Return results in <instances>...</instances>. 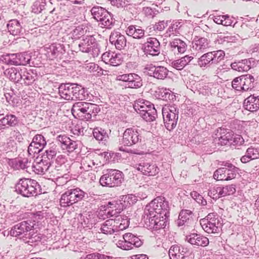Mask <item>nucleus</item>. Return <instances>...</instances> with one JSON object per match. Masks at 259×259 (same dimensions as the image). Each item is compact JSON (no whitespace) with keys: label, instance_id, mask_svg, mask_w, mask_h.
<instances>
[{"label":"nucleus","instance_id":"f257e3e1","mask_svg":"<svg viewBox=\"0 0 259 259\" xmlns=\"http://www.w3.org/2000/svg\"><path fill=\"white\" fill-rule=\"evenodd\" d=\"M83 91L80 87L73 84H62L59 88V93L62 98L67 100L84 99Z\"/></svg>","mask_w":259,"mask_h":259},{"label":"nucleus","instance_id":"f03ea898","mask_svg":"<svg viewBox=\"0 0 259 259\" xmlns=\"http://www.w3.org/2000/svg\"><path fill=\"white\" fill-rule=\"evenodd\" d=\"M179 111L174 105H166L162 109V115L164 125L167 130L170 131L176 126Z\"/></svg>","mask_w":259,"mask_h":259},{"label":"nucleus","instance_id":"7ed1b4c3","mask_svg":"<svg viewBox=\"0 0 259 259\" xmlns=\"http://www.w3.org/2000/svg\"><path fill=\"white\" fill-rule=\"evenodd\" d=\"M85 193L79 188L68 190L61 196L60 205L62 207L69 206L83 199Z\"/></svg>","mask_w":259,"mask_h":259},{"label":"nucleus","instance_id":"20e7f679","mask_svg":"<svg viewBox=\"0 0 259 259\" xmlns=\"http://www.w3.org/2000/svg\"><path fill=\"white\" fill-rule=\"evenodd\" d=\"M122 179V172L116 169H110L108 173L101 177L100 183L103 186L114 187L119 186Z\"/></svg>","mask_w":259,"mask_h":259},{"label":"nucleus","instance_id":"39448f33","mask_svg":"<svg viewBox=\"0 0 259 259\" xmlns=\"http://www.w3.org/2000/svg\"><path fill=\"white\" fill-rule=\"evenodd\" d=\"M254 81V78L251 75H243L234 78L232 86L237 91H248L253 88Z\"/></svg>","mask_w":259,"mask_h":259},{"label":"nucleus","instance_id":"423d86ee","mask_svg":"<svg viewBox=\"0 0 259 259\" xmlns=\"http://www.w3.org/2000/svg\"><path fill=\"white\" fill-rule=\"evenodd\" d=\"M117 246L123 250H130L133 247H139L142 245V242L137 237L132 233H127L124 234L121 239L119 240L116 243Z\"/></svg>","mask_w":259,"mask_h":259},{"label":"nucleus","instance_id":"0eeeda50","mask_svg":"<svg viewBox=\"0 0 259 259\" xmlns=\"http://www.w3.org/2000/svg\"><path fill=\"white\" fill-rule=\"evenodd\" d=\"M96 105L87 102H79L75 103L72 108V113L74 116H82L84 114L85 118L90 119Z\"/></svg>","mask_w":259,"mask_h":259},{"label":"nucleus","instance_id":"6e6552de","mask_svg":"<svg viewBox=\"0 0 259 259\" xmlns=\"http://www.w3.org/2000/svg\"><path fill=\"white\" fill-rule=\"evenodd\" d=\"M36 185L37 182L33 180H20L16 185V190L22 195L28 197L36 194Z\"/></svg>","mask_w":259,"mask_h":259},{"label":"nucleus","instance_id":"1a4fd4ad","mask_svg":"<svg viewBox=\"0 0 259 259\" xmlns=\"http://www.w3.org/2000/svg\"><path fill=\"white\" fill-rule=\"evenodd\" d=\"M237 168L231 164L228 167H222L215 171L213 178L217 181H229L234 179L237 175Z\"/></svg>","mask_w":259,"mask_h":259},{"label":"nucleus","instance_id":"9d476101","mask_svg":"<svg viewBox=\"0 0 259 259\" xmlns=\"http://www.w3.org/2000/svg\"><path fill=\"white\" fill-rule=\"evenodd\" d=\"M218 221L212 213H209L206 218L200 220V225L204 231L208 233H217L219 231Z\"/></svg>","mask_w":259,"mask_h":259},{"label":"nucleus","instance_id":"9b49d317","mask_svg":"<svg viewBox=\"0 0 259 259\" xmlns=\"http://www.w3.org/2000/svg\"><path fill=\"white\" fill-rule=\"evenodd\" d=\"M139 140V134L137 130L129 128L124 131L121 142L124 146H130L138 143Z\"/></svg>","mask_w":259,"mask_h":259},{"label":"nucleus","instance_id":"f8f14e48","mask_svg":"<svg viewBox=\"0 0 259 259\" xmlns=\"http://www.w3.org/2000/svg\"><path fill=\"white\" fill-rule=\"evenodd\" d=\"M46 145V141L41 135H35L32 142L28 148V152L30 154L39 152Z\"/></svg>","mask_w":259,"mask_h":259},{"label":"nucleus","instance_id":"ddd939ff","mask_svg":"<svg viewBox=\"0 0 259 259\" xmlns=\"http://www.w3.org/2000/svg\"><path fill=\"white\" fill-rule=\"evenodd\" d=\"M144 52L149 55L156 56L160 52V43L156 38L150 37L144 45Z\"/></svg>","mask_w":259,"mask_h":259},{"label":"nucleus","instance_id":"4468645a","mask_svg":"<svg viewBox=\"0 0 259 259\" xmlns=\"http://www.w3.org/2000/svg\"><path fill=\"white\" fill-rule=\"evenodd\" d=\"M92 13L94 15L95 19L100 21L105 26H109L110 24L109 16L108 12L102 8L94 7L92 9Z\"/></svg>","mask_w":259,"mask_h":259},{"label":"nucleus","instance_id":"2eb2a0df","mask_svg":"<svg viewBox=\"0 0 259 259\" xmlns=\"http://www.w3.org/2000/svg\"><path fill=\"white\" fill-rule=\"evenodd\" d=\"M188 241L192 245L207 246L209 244L208 239L198 234H192L187 237Z\"/></svg>","mask_w":259,"mask_h":259},{"label":"nucleus","instance_id":"dca6fc26","mask_svg":"<svg viewBox=\"0 0 259 259\" xmlns=\"http://www.w3.org/2000/svg\"><path fill=\"white\" fill-rule=\"evenodd\" d=\"M109 40L112 44H114L116 49L118 50H121L126 46V39L125 37L118 32L111 33Z\"/></svg>","mask_w":259,"mask_h":259},{"label":"nucleus","instance_id":"f3484780","mask_svg":"<svg viewBox=\"0 0 259 259\" xmlns=\"http://www.w3.org/2000/svg\"><path fill=\"white\" fill-rule=\"evenodd\" d=\"M244 106L249 111H256L259 109V96H250L245 99Z\"/></svg>","mask_w":259,"mask_h":259},{"label":"nucleus","instance_id":"a211bd4d","mask_svg":"<svg viewBox=\"0 0 259 259\" xmlns=\"http://www.w3.org/2000/svg\"><path fill=\"white\" fill-rule=\"evenodd\" d=\"M137 169L141 171L144 175L148 176H154L159 172V168L155 164H149L144 163L143 165L139 164Z\"/></svg>","mask_w":259,"mask_h":259},{"label":"nucleus","instance_id":"6ab92c4d","mask_svg":"<svg viewBox=\"0 0 259 259\" xmlns=\"http://www.w3.org/2000/svg\"><path fill=\"white\" fill-rule=\"evenodd\" d=\"M233 137L232 131H227L224 129H221L220 136L215 138V142L221 146H226L230 144Z\"/></svg>","mask_w":259,"mask_h":259},{"label":"nucleus","instance_id":"aec40b11","mask_svg":"<svg viewBox=\"0 0 259 259\" xmlns=\"http://www.w3.org/2000/svg\"><path fill=\"white\" fill-rule=\"evenodd\" d=\"M59 141L61 143V147L63 149L67 150L68 152H72L77 148L76 142L71 140L69 137L65 136H60Z\"/></svg>","mask_w":259,"mask_h":259},{"label":"nucleus","instance_id":"412c9836","mask_svg":"<svg viewBox=\"0 0 259 259\" xmlns=\"http://www.w3.org/2000/svg\"><path fill=\"white\" fill-rule=\"evenodd\" d=\"M127 35L135 39H141L144 36L145 31L141 27L137 25H130L126 30Z\"/></svg>","mask_w":259,"mask_h":259},{"label":"nucleus","instance_id":"4be33fe9","mask_svg":"<svg viewBox=\"0 0 259 259\" xmlns=\"http://www.w3.org/2000/svg\"><path fill=\"white\" fill-rule=\"evenodd\" d=\"M126 85L131 88L137 89L142 85L141 78L136 73H130L128 79L126 81Z\"/></svg>","mask_w":259,"mask_h":259},{"label":"nucleus","instance_id":"5701e85b","mask_svg":"<svg viewBox=\"0 0 259 259\" xmlns=\"http://www.w3.org/2000/svg\"><path fill=\"white\" fill-rule=\"evenodd\" d=\"M192 57L185 56L180 59L171 62V66L174 68L181 70L187 65L193 59Z\"/></svg>","mask_w":259,"mask_h":259},{"label":"nucleus","instance_id":"b1692460","mask_svg":"<svg viewBox=\"0 0 259 259\" xmlns=\"http://www.w3.org/2000/svg\"><path fill=\"white\" fill-rule=\"evenodd\" d=\"M7 27L9 31L13 35H17L21 32V25L16 19H13L9 21L7 24Z\"/></svg>","mask_w":259,"mask_h":259},{"label":"nucleus","instance_id":"393cba45","mask_svg":"<svg viewBox=\"0 0 259 259\" xmlns=\"http://www.w3.org/2000/svg\"><path fill=\"white\" fill-rule=\"evenodd\" d=\"M150 71L152 72L154 77L160 79L165 78L168 74V70L163 66L154 67Z\"/></svg>","mask_w":259,"mask_h":259},{"label":"nucleus","instance_id":"a878e982","mask_svg":"<svg viewBox=\"0 0 259 259\" xmlns=\"http://www.w3.org/2000/svg\"><path fill=\"white\" fill-rule=\"evenodd\" d=\"M114 224H115V221L112 219L106 221L100 229L101 232L106 234L113 233L116 230Z\"/></svg>","mask_w":259,"mask_h":259},{"label":"nucleus","instance_id":"bb28decb","mask_svg":"<svg viewBox=\"0 0 259 259\" xmlns=\"http://www.w3.org/2000/svg\"><path fill=\"white\" fill-rule=\"evenodd\" d=\"M16 123V118L13 115H8L0 119V129L13 126Z\"/></svg>","mask_w":259,"mask_h":259},{"label":"nucleus","instance_id":"cd10ccee","mask_svg":"<svg viewBox=\"0 0 259 259\" xmlns=\"http://www.w3.org/2000/svg\"><path fill=\"white\" fill-rule=\"evenodd\" d=\"M10 56L11 61L12 62V64L15 65H25L27 61L25 60L24 54L22 53L16 54L9 55Z\"/></svg>","mask_w":259,"mask_h":259},{"label":"nucleus","instance_id":"c85d7f7f","mask_svg":"<svg viewBox=\"0 0 259 259\" xmlns=\"http://www.w3.org/2000/svg\"><path fill=\"white\" fill-rule=\"evenodd\" d=\"M212 54L210 52L204 54L199 58L198 64L200 67H205L212 63Z\"/></svg>","mask_w":259,"mask_h":259},{"label":"nucleus","instance_id":"c756f323","mask_svg":"<svg viewBox=\"0 0 259 259\" xmlns=\"http://www.w3.org/2000/svg\"><path fill=\"white\" fill-rule=\"evenodd\" d=\"M114 226L116 230H123L128 227V221L126 219H123L121 217H117Z\"/></svg>","mask_w":259,"mask_h":259},{"label":"nucleus","instance_id":"7c9ffc66","mask_svg":"<svg viewBox=\"0 0 259 259\" xmlns=\"http://www.w3.org/2000/svg\"><path fill=\"white\" fill-rule=\"evenodd\" d=\"M212 54V63L217 64L224 60L225 53L222 50L210 52Z\"/></svg>","mask_w":259,"mask_h":259},{"label":"nucleus","instance_id":"2f4dec72","mask_svg":"<svg viewBox=\"0 0 259 259\" xmlns=\"http://www.w3.org/2000/svg\"><path fill=\"white\" fill-rule=\"evenodd\" d=\"M218 190H220V195L221 197H224L227 195L233 194L236 189L233 185H227L224 187H218Z\"/></svg>","mask_w":259,"mask_h":259},{"label":"nucleus","instance_id":"473e14b6","mask_svg":"<svg viewBox=\"0 0 259 259\" xmlns=\"http://www.w3.org/2000/svg\"><path fill=\"white\" fill-rule=\"evenodd\" d=\"M195 45L196 50L202 51L208 47V41L207 38L202 37L196 40Z\"/></svg>","mask_w":259,"mask_h":259},{"label":"nucleus","instance_id":"72a5a7b5","mask_svg":"<svg viewBox=\"0 0 259 259\" xmlns=\"http://www.w3.org/2000/svg\"><path fill=\"white\" fill-rule=\"evenodd\" d=\"M23 225L24 224L22 222L21 223L15 225L11 231V234L13 236H15V237L20 236L23 234L25 235H26L27 234L25 232L24 228L23 229V227L22 228V227L24 226Z\"/></svg>","mask_w":259,"mask_h":259},{"label":"nucleus","instance_id":"f704fd0d","mask_svg":"<svg viewBox=\"0 0 259 259\" xmlns=\"http://www.w3.org/2000/svg\"><path fill=\"white\" fill-rule=\"evenodd\" d=\"M149 204H150V206H152V208H154L159 214L161 213L163 203L160 198L158 197L154 199L151 201Z\"/></svg>","mask_w":259,"mask_h":259},{"label":"nucleus","instance_id":"c9c22d12","mask_svg":"<svg viewBox=\"0 0 259 259\" xmlns=\"http://www.w3.org/2000/svg\"><path fill=\"white\" fill-rule=\"evenodd\" d=\"M134 108L137 111H139L140 113V112H144L150 109L151 106L145 104V102H142L141 101H139L135 103Z\"/></svg>","mask_w":259,"mask_h":259},{"label":"nucleus","instance_id":"e433bc0d","mask_svg":"<svg viewBox=\"0 0 259 259\" xmlns=\"http://www.w3.org/2000/svg\"><path fill=\"white\" fill-rule=\"evenodd\" d=\"M140 114L141 116L147 121H152L155 119L154 114H153V111L151 108L144 112H140Z\"/></svg>","mask_w":259,"mask_h":259},{"label":"nucleus","instance_id":"4c0bfd02","mask_svg":"<svg viewBox=\"0 0 259 259\" xmlns=\"http://www.w3.org/2000/svg\"><path fill=\"white\" fill-rule=\"evenodd\" d=\"M158 96L160 98L163 100L167 101L170 100L172 97V95L169 92V90L164 89H159Z\"/></svg>","mask_w":259,"mask_h":259},{"label":"nucleus","instance_id":"58836bf2","mask_svg":"<svg viewBox=\"0 0 259 259\" xmlns=\"http://www.w3.org/2000/svg\"><path fill=\"white\" fill-rule=\"evenodd\" d=\"M49 166L45 164L43 162L36 163L34 166V171L37 174H44L49 169Z\"/></svg>","mask_w":259,"mask_h":259},{"label":"nucleus","instance_id":"ea45409f","mask_svg":"<svg viewBox=\"0 0 259 259\" xmlns=\"http://www.w3.org/2000/svg\"><path fill=\"white\" fill-rule=\"evenodd\" d=\"M110 61L108 63V64H110L112 66L119 65L122 61V57L120 54L113 53V57H111Z\"/></svg>","mask_w":259,"mask_h":259},{"label":"nucleus","instance_id":"a19ab883","mask_svg":"<svg viewBox=\"0 0 259 259\" xmlns=\"http://www.w3.org/2000/svg\"><path fill=\"white\" fill-rule=\"evenodd\" d=\"M144 212L145 214L149 218H155L160 214L149 204L146 206Z\"/></svg>","mask_w":259,"mask_h":259},{"label":"nucleus","instance_id":"79ce46f5","mask_svg":"<svg viewBox=\"0 0 259 259\" xmlns=\"http://www.w3.org/2000/svg\"><path fill=\"white\" fill-rule=\"evenodd\" d=\"M231 66L233 70L238 72L247 71L248 68V67L246 65L241 62L232 63Z\"/></svg>","mask_w":259,"mask_h":259},{"label":"nucleus","instance_id":"37998d69","mask_svg":"<svg viewBox=\"0 0 259 259\" xmlns=\"http://www.w3.org/2000/svg\"><path fill=\"white\" fill-rule=\"evenodd\" d=\"M107 206L108 208L112 209V212H111V213H112V212L114 210H115V212L114 213V214H111L112 216L115 215L116 213L119 212L120 210V209L118 208L119 204H118L117 201L115 200L112 201H109L107 204ZM108 213H110V211H109Z\"/></svg>","mask_w":259,"mask_h":259},{"label":"nucleus","instance_id":"c03bdc74","mask_svg":"<svg viewBox=\"0 0 259 259\" xmlns=\"http://www.w3.org/2000/svg\"><path fill=\"white\" fill-rule=\"evenodd\" d=\"M246 153L252 160L259 158V150L258 148L251 146L247 149Z\"/></svg>","mask_w":259,"mask_h":259},{"label":"nucleus","instance_id":"a18cd8bd","mask_svg":"<svg viewBox=\"0 0 259 259\" xmlns=\"http://www.w3.org/2000/svg\"><path fill=\"white\" fill-rule=\"evenodd\" d=\"M84 259H112V257L99 253L88 254Z\"/></svg>","mask_w":259,"mask_h":259},{"label":"nucleus","instance_id":"49530a36","mask_svg":"<svg viewBox=\"0 0 259 259\" xmlns=\"http://www.w3.org/2000/svg\"><path fill=\"white\" fill-rule=\"evenodd\" d=\"M169 255L176 258H180L181 257L180 247L177 245L172 246L169 250Z\"/></svg>","mask_w":259,"mask_h":259},{"label":"nucleus","instance_id":"de8ad7c7","mask_svg":"<svg viewBox=\"0 0 259 259\" xmlns=\"http://www.w3.org/2000/svg\"><path fill=\"white\" fill-rule=\"evenodd\" d=\"M244 141L242 136L240 135L234 134L233 133V137H232V141L231 144L234 145H241L244 143Z\"/></svg>","mask_w":259,"mask_h":259},{"label":"nucleus","instance_id":"09e8293b","mask_svg":"<svg viewBox=\"0 0 259 259\" xmlns=\"http://www.w3.org/2000/svg\"><path fill=\"white\" fill-rule=\"evenodd\" d=\"M160 214L158 217H156L155 218H149V220L151 219V223L152 224L156 226V228L162 227L165 224V222L163 220H160Z\"/></svg>","mask_w":259,"mask_h":259},{"label":"nucleus","instance_id":"8fccbe9b","mask_svg":"<svg viewBox=\"0 0 259 259\" xmlns=\"http://www.w3.org/2000/svg\"><path fill=\"white\" fill-rule=\"evenodd\" d=\"M137 200V197L134 194H128L124 196V201L126 202L130 205L135 204Z\"/></svg>","mask_w":259,"mask_h":259},{"label":"nucleus","instance_id":"3c124183","mask_svg":"<svg viewBox=\"0 0 259 259\" xmlns=\"http://www.w3.org/2000/svg\"><path fill=\"white\" fill-rule=\"evenodd\" d=\"M218 187H214L208 192V195L213 199H217L221 197L220 195V190H218Z\"/></svg>","mask_w":259,"mask_h":259},{"label":"nucleus","instance_id":"603ef678","mask_svg":"<svg viewBox=\"0 0 259 259\" xmlns=\"http://www.w3.org/2000/svg\"><path fill=\"white\" fill-rule=\"evenodd\" d=\"M23 223V229L24 228V230L25 231L26 233H27L28 232L32 230L34 228V224L31 222H27V221H24Z\"/></svg>","mask_w":259,"mask_h":259},{"label":"nucleus","instance_id":"864d4df0","mask_svg":"<svg viewBox=\"0 0 259 259\" xmlns=\"http://www.w3.org/2000/svg\"><path fill=\"white\" fill-rule=\"evenodd\" d=\"M113 52H106L103 54L102 56V60L106 64H108L110 62L111 57H113Z\"/></svg>","mask_w":259,"mask_h":259},{"label":"nucleus","instance_id":"5fc2aeb1","mask_svg":"<svg viewBox=\"0 0 259 259\" xmlns=\"http://www.w3.org/2000/svg\"><path fill=\"white\" fill-rule=\"evenodd\" d=\"M8 73L10 74L9 78L11 80L15 81L16 79L17 71L15 68H11L7 70Z\"/></svg>","mask_w":259,"mask_h":259},{"label":"nucleus","instance_id":"6e6d98bb","mask_svg":"<svg viewBox=\"0 0 259 259\" xmlns=\"http://www.w3.org/2000/svg\"><path fill=\"white\" fill-rule=\"evenodd\" d=\"M127 0H110L112 5L118 8L123 7L125 5V2Z\"/></svg>","mask_w":259,"mask_h":259},{"label":"nucleus","instance_id":"4d7b16f0","mask_svg":"<svg viewBox=\"0 0 259 259\" xmlns=\"http://www.w3.org/2000/svg\"><path fill=\"white\" fill-rule=\"evenodd\" d=\"M129 76L130 73L119 75L116 76V80L118 81H122L126 82L127 79H128L129 78Z\"/></svg>","mask_w":259,"mask_h":259},{"label":"nucleus","instance_id":"13d9d810","mask_svg":"<svg viewBox=\"0 0 259 259\" xmlns=\"http://www.w3.org/2000/svg\"><path fill=\"white\" fill-rule=\"evenodd\" d=\"M223 19H224L225 20H224L223 23H222V25L224 26L231 25L232 24V21L229 18V17L228 15H223Z\"/></svg>","mask_w":259,"mask_h":259},{"label":"nucleus","instance_id":"bf43d9fd","mask_svg":"<svg viewBox=\"0 0 259 259\" xmlns=\"http://www.w3.org/2000/svg\"><path fill=\"white\" fill-rule=\"evenodd\" d=\"M47 156L53 158L56 154V151L54 149H49L46 150Z\"/></svg>","mask_w":259,"mask_h":259},{"label":"nucleus","instance_id":"052dcab7","mask_svg":"<svg viewBox=\"0 0 259 259\" xmlns=\"http://www.w3.org/2000/svg\"><path fill=\"white\" fill-rule=\"evenodd\" d=\"M131 259H148V257L146 254H136L133 255L131 256Z\"/></svg>","mask_w":259,"mask_h":259},{"label":"nucleus","instance_id":"680f3d73","mask_svg":"<svg viewBox=\"0 0 259 259\" xmlns=\"http://www.w3.org/2000/svg\"><path fill=\"white\" fill-rule=\"evenodd\" d=\"M93 135L94 137L99 141H101L103 139V136L102 134H100L99 131L97 132L95 130L93 132Z\"/></svg>","mask_w":259,"mask_h":259},{"label":"nucleus","instance_id":"e2e57ef3","mask_svg":"<svg viewBox=\"0 0 259 259\" xmlns=\"http://www.w3.org/2000/svg\"><path fill=\"white\" fill-rule=\"evenodd\" d=\"M251 160H252L251 158H250V156H249L248 154L246 152V154L244 156H243L241 159L240 160L242 163H247L249 161H250Z\"/></svg>","mask_w":259,"mask_h":259},{"label":"nucleus","instance_id":"0e129e2a","mask_svg":"<svg viewBox=\"0 0 259 259\" xmlns=\"http://www.w3.org/2000/svg\"><path fill=\"white\" fill-rule=\"evenodd\" d=\"M223 18H224L223 15L215 16L214 18V21L218 24H222L223 22L221 21H222Z\"/></svg>","mask_w":259,"mask_h":259},{"label":"nucleus","instance_id":"69168bd1","mask_svg":"<svg viewBox=\"0 0 259 259\" xmlns=\"http://www.w3.org/2000/svg\"><path fill=\"white\" fill-rule=\"evenodd\" d=\"M174 49H177L178 52L180 53H183L185 51V47H182V46H176L174 47Z\"/></svg>","mask_w":259,"mask_h":259},{"label":"nucleus","instance_id":"338daca9","mask_svg":"<svg viewBox=\"0 0 259 259\" xmlns=\"http://www.w3.org/2000/svg\"><path fill=\"white\" fill-rule=\"evenodd\" d=\"M20 166L22 168H26L28 166H27L26 164H24L23 165H22L21 164L20 165Z\"/></svg>","mask_w":259,"mask_h":259},{"label":"nucleus","instance_id":"774afa93","mask_svg":"<svg viewBox=\"0 0 259 259\" xmlns=\"http://www.w3.org/2000/svg\"><path fill=\"white\" fill-rule=\"evenodd\" d=\"M259 203V198L256 200V204Z\"/></svg>","mask_w":259,"mask_h":259}]
</instances>
